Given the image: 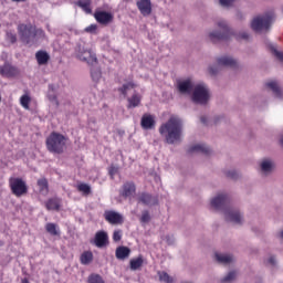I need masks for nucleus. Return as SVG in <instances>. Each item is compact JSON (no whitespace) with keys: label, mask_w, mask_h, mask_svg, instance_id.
<instances>
[{"label":"nucleus","mask_w":283,"mask_h":283,"mask_svg":"<svg viewBox=\"0 0 283 283\" xmlns=\"http://www.w3.org/2000/svg\"><path fill=\"white\" fill-rule=\"evenodd\" d=\"M45 208L48 211H60L61 210V199L51 198L45 202Z\"/></svg>","instance_id":"393cba45"},{"label":"nucleus","mask_w":283,"mask_h":283,"mask_svg":"<svg viewBox=\"0 0 283 283\" xmlns=\"http://www.w3.org/2000/svg\"><path fill=\"white\" fill-rule=\"evenodd\" d=\"M270 49H271V52H272V54H274V56L279 60V61H281V63H283V53L282 52H280V51H277V49L275 48V45H270Z\"/></svg>","instance_id":"c03bdc74"},{"label":"nucleus","mask_w":283,"mask_h":283,"mask_svg":"<svg viewBox=\"0 0 283 283\" xmlns=\"http://www.w3.org/2000/svg\"><path fill=\"white\" fill-rule=\"evenodd\" d=\"M150 220H151V216H149V211H147V210L143 211L142 217H140V222L146 224Z\"/></svg>","instance_id":"a18cd8bd"},{"label":"nucleus","mask_w":283,"mask_h":283,"mask_svg":"<svg viewBox=\"0 0 283 283\" xmlns=\"http://www.w3.org/2000/svg\"><path fill=\"white\" fill-rule=\"evenodd\" d=\"M214 260L219 264L227 265V264H233V262H235V256H233V254H230V253L217 252L214 253Z\"/></svg>","instance_id":"f3484780"},{"label":"nucleus","mask_w":283,"mask_h":283,"mask_svg":"<svg viewBox=\"0 0 283 283\" xmlns=\"http://www.w3.org/2000/svg\"><path fill=\"white\" fill-rule=\"evenodd\" d=\"M76 57L80 61H84L85 63H87L92 67H94V65H98V59L90 50H85V49L81 50L80 49L78 52H77Z\"/></svg>","instance_id":"ddd939ff"},{"label":"nucleus","mask_w":283,"mask_h":283,"mask_svg":"<svg viewBox=\"0 0 283 283\" xmlns=\"http://www.w3.org/2000/svg\"><path fill=\"white\" fill-rule=\"evenodd\" d=\"M134 87H136L135 83L128 82L126 84H123V86L118 88V92H120V94H123V96H127L128 90H134Z\"/></svg>","instance_id":"4c0bfd02"},{"label":"nucleus","mask_w":283,"mask_h":283,"mask_svg":"<svg viewBox=\"0 0 283 283\" xmlns=\"http://www.w3.org/2000/svg\"><path fill=\"white\" fill-rule=\"evenodd\" d=\"M66 143L67 138L63 134L52 132L46 138V149L51 154H63Z\"/></svg>","instance_id":"39448f33"},{"label":"nucleus","mask_w":283,"mask_h":283,"mask_svg":"<svg viewBox=\"0 0 283 283\" xmlns=\"http://www.w3.org/2000/svg\"><path fill=\"white\" fill-rule=\"evenodd\" d=\"M137 202L138 205H144L145 207H158V197L147 191H143L138 193Z\"/></svg>","instance_id":"9b49d317"},{"label":"nucleus","mask_w":283,"mask_h":283,"mask_svg":"<svg viewBox=\"0 0 283 283\" xmlns=\"http://www.w3.org/2000/svg\"><path fill=\"white\" fill-rule=\"evenodd\" d=\"M7 39L10 41V43H17V35L12 32L7 33Z\"/></svg>","instance_id":"603ef678"},{"label":"nucleus","mask_w":283,"mask_h":283,"mask_svg":"<svg viewBox=\"0 0 283 283\" xmlns=\"http://www.w3.org/2000/svg\"><path fill=\"white\" fill-rule=\"evenodd\" d=\"M210 205L212 209L216 211H222L224 219L227 222H231V224L240 226L244 222V217L240 210L229 207V195L224 192H220L216 195Z\"/></svg>","instance_id":"f257e3e1"},{"label":"nucleus","mask_w":283,"mask_h":283,"mask_svg":"<svg viewBox=\"0 0 283 283\" xmlns=\"http://www.w3.org/2000/svg\"><path fill=\"white\" fill-rule=\"evenodd\" d=\"M200 123H202L206 127L209 126V117H207L206 115H202L200 117Z\"/></svg>","instance_id":"5fc2aeb1"},{"label":"nucleus","mask_w":283,"mask_h":283,"mask_svg":"<svg viewBox=\"0 0 283 283\" xmlns=\"http://www.w3.org/2000/svg\"><path fill=\"white\" fill-rule=\"evenodd\" d=\"M91 244H94L97 249H105L109 245V234L105 230L97 231L94 239L91 240Z\"/></svg>","instance_id":"f8f14e48"},{"label":"nucleus","mask_w":283,"mask_h":283,"mask_svg":"<svg viewBox=\"0 0 283 283\" xmlns=\"http://www.w3.org/2000/svg\"><path fill=\"white\" fill-rule=\"evenodd\" d=\"M104 219L108 224H123V222H125L123 214L114 210H106L104 212Z\"/></svg>","instance_id":"4468645a"},{"label":"nucleus","mask_w":283,"mask_h":283,"mask_svg":"<svg viewBox=\"0 0 283 283\" xmlns=\"http://www.w3.org/2000/svg\"><path fill=\"white\" fill-rule=\"evenodd\" d=\"M224 175L227 176V178H231L232 180H235V178H238V171L235 170H226Z\"/></svg>","instance_id":"8fccbe9b"},{"label":"nucleus","mask_w":283,"mask_h":283,"mask_svg":"<svg viewBox=\"0 0 283 283\" xmlns=\"http://www.w3.org/2000/svg\"><path fill=\"white\" fill-rule=\"evenodd\" d=\"M265 86L268 87V90H271V92L274 94L275 98H279L280 101H282V98H283V91L280 87V84H277V82H275V81L268 82L265 84Z\"/></svg>","instance_id":"5701e85b"},{"label":"nucleus","mask_w":283,"mask_h":283,"mask_svg":"<svg viewBox=\"0 0 283 283\" xmlns=\"http://www.w3.org/2000/svg\"><path fill=\"white\" fill-rule=\"evenodd\" d=\"M18 34L20 40L25 45H31V43H36V39H45V31L43 29L36 28L32 23H21L18 25Z\"/></svg>","instance_id":"f03ea898"},{"label":"nucleus","mask_w":283,"mask_h":283,"mask_svg":"<svg viewBox=\"0 0 283 283\" xmlns=\"http://www.w3.org/2000/svg\"><path fill=\"white\" fill-rule=\"evenodd\" d=\"M11 1H13L14 3H24L28 0H11Z\"/></svg>","instance_id":"4d7b16f0"},{"label":"nucleus","mask_w":283,"mask_h":283,"mask_svg":"<svg viewBox=\"0 0 283 283\" xmlns=\"http://www.w3.org/2000/svg\"><path fill=\"white\" fill-rule=\"evenodd\" d=\"M116 174H118V167L114 166V165H111L108 167V175L112 178V180H114V176H116Z\"/></svg>","instance_id":"de8ad7c7"},{"label":"nucleus","mask_w":283,"mask_h":283,"mask_svg":"<svg viewBox=\"0 0 283 283\" xmlns=\"http://www.w3.org/2000/svg\"><path fill=\"white\" fill-rule=\"evenodd\" d=\"M237 19H239V21H242V19H244V14H242L241 12H238Z\"/></svg>","instance_id":"6e6d98bb"},{"label":"nucleus","mask_w":283,"mask_h":283,"mask_svg":"<svg viewBox=\"0 0 283 283\" xmlns=\"http://www.w3.org/2000/svg\"><path fill=\"white\" fill-rule=\"evenodd\" d=\"M237 277H238V272L237 271H231L226 276L222 277L221 282L231 283V282H234V280Z\"/></svg>","instance_id":"ea45409f"},{"label":"nucleus","mask_w":283,"mask_h":283,"mask_svg":"<svg viewBox=\"0 0 283 283\" xmlns=\"http://www.w3.org/2000/svg\"><path fill=\"white\" fill-rule=\"evenodd\" d=\"M96 65H94L91 69V77L95 83H98V81H101L103 73L101 72V69L95 67Z\"/></svg>","instance_id":"c9c22d12"},{"label":"nucleus","mask_w":283,"mask_h":283,"mask_svg":"<svg viewBox=\"0 0 283 283\" xmlns=\"http://www.w3.org/2000/svg\"><path fill=\"white\" fill-rule=\"evenodd\" d=\"M38 187L40 189V193H44V195L50 193V185L48 184V179L45 178L39 179Z\"/></svg>","instance_id":"2f4dec72"},{"label":"nucleus","mask_w":283,"mask_h":283,"mask_svg":"<svg viewBox=\"0 0 283 283\" xmlns=\"http://www.w3.org/2000/svg\"><path fill=\"white\" fill-rule=\"evenodd\" d=\"M0 103H1V95H0Z\"/></svg>","instance_id":"13d9d810"},{"label":"nucleus","mask_w":283,"mask_h":283,"mask_svg":"<svg viewBox=\"0 0 283 283\" xmlns=\"http://www.w3.org/2000/svg\"><path fill=\"white\" fill-rule=\"evenodd\" d=\"M159 134L168 145H174L178 140V119L170 118L159 127Z\"/></svg>","instance_id":"0eeeda50"},{"label":"nucleus","mask_w":283,"mask_h":283,"mask_svg":"<svg viewBox=\"0 0 283 283\" xmlns=\"http://www.w3.org/2000/svg\"><path fill=\"white\" fill-rule=\"evenodd\" d=\"M157 275L159 277V282L174 283V277L165 271H158Z\"/></svg>","instance_id":"72a5a7b5"},{"label":"nucleus","mask_w":283,"mask_h":283,"mask_svg":"<svg viewBox=\"0 0 283 283\" xmlns=\"http://www.w3.org/2000/svg\"><path fill=\"white\" fill-rule=\"evenodd\" d=\"M119 198H123L124 200H134L136 197V182L134 181H125L122 187L119 188Z\"/></svg>","instance_id":"1a4fd4ad"},{"label":"nucleus","mask_w":283,"mask_h":283,"mask_svg":"<svg viewBox=\"0 0 283 283\" xmlns=\"http://www.w3.org/2000/svg\"><path fill=\"white\" fill-rule=\"evenodd\" d=\"M221 70H222V66L218 65V62L214 64H210L208 66V73L210 74V76H218Z\"/></svg>","instance_id":"e433bc0d"},{"label":"nucleus","mask_w":283,"mask_h":283,"mask_svg":"<svg viewBox=\"0 0 283 283\" xmlns=\"http://www.w3.org/2000/svg\"><path fill=\"white\" fill-rule=\"evenodd\" d=\"M45 231L49 232L50 235H61V230L59 229V226L56 223H46Z\"/></svg>","instance_id":"7c9ffc66"},{"label":"nucleus","mask_w":283,"mask_h":283,"mask_svg":"<svg viewBox=\"0 0 283 283\" xmlns=\"http://www.w3.org/2000/svg\"><path fill=\"white\" fill-rule=\"evenodd\" d=\"M32 98L30 97V95H22L20 97V104L24 109H30V103H31Z\"/></svg>","instance_id":"a19ab883"},{"label":"nucleus","mask_w":283,"mask_h":283,"mask_svg":"<svg viewBox=\"0 0 283 283\" xmlns=\"http://www.w3.org/2000/svg\"><path fill=\"white\" fill-rule=\"evenodd\" d=\"M77 191H80L84 196H90V193H92V187H90V185L87 184H80L77 185Z\"/></svg>","instance_id":"58836bf2"},{"label":"nucleus","mask_w":283,"mask_h":283,"mask_svg":"<svg viewBox=\"0 0 283 283\" xmlns=\"http://www.w3.org/2000/svg\"><path fill=\"white\" fill-rule=\"evenodd\" d=\"M219 67H239L240 63L231 55H222L217 57Z\"/></svg>","instance_id":"dca6fc26"},{"label":"nucleus","mask_w":283,"mask_h":283,"mask_svg":"<svg viewBox=\"0 0 283 283\" xmlns=\"http://www.w3.org/2000/svg\"><path fill=\"white\" fill-rule=\"evenodd\" d=\"M145 260L143 259V255H139L136 259H132L129 261L130 271H138L143 268Z\"/></svg>","instance_id":"c85d7f7f"},{"label":"nucleus","mask_w":283,"mask_h":283,"mask_svg":"<svg viewBox=\"0 0 283 283\" xmlns=\"http://www.w3.org/2000/svg\"><path fill=\"white\" fill-rule=\"evenodd\" d=\"M217 28L219 30H213L208 33V39L212 43H217V41H229L234 34L227 20L217 21Z\"/></svg>","instance_id":"20e7f679"},{"label":"nucleus","mask_w":283,"mask_h":283,"mask_svg":"<svg viewBox=\"0 0 283 283\" xmlns=\"http://www.w3.org/2000/svg\"><path fill=\"white\" fill-rule=\"evenodd\" d=\"M0 74L4 78H12V77L17 76V74H19V70L17 67L10 65L9 63H6L4 65H2L0 67Z\"/></svg>","instance_id":"a211bd4d"},{"label":"nucleus","mask_w":283,"mask_h":283,"mask_svg":"<svg viewBox=\"0 0 283 283\" xmlns=\"http://www.w3.org/2000/svg\"><path fill=\"white\" fill-rule=\"evenodd\" d=\"M48 98H49L50 103H53V105H55V107H59V97H56V94L54 93L53 84L49 85Z\"/></svg>","instance_id":"473e14b6"},{"label":"nucleus","mask_w":283,"mask_h":283,"mask_svg":"<svg viewBox=\"0 0 283 283\" xmlns=\"http://www.w3.org/2000/svg\"><path fill=\"white\" fill-rule=\"evenodd\" d=\"M35 59L39 65H48V62L50 61V54L45 51H38L35 53Z\"/></svg>","instance_id":"a878e982"},{"label":"nucleus","mask_w":283,"mask_h":283,"mask_svg":"<svg viewBox=\"0 0 283 283\" xmlns=\"http://www.w3.org/2000/svg\"><path fill=\"white\" fill-rule=\"evenodd\" d=\"M88 283H105L101 274H91L87 280Z\"/></svg>","instance_id":"79ce46f5"},{"label":"nucleus","mask_w":283,"mask_h":283,"mask_svg":"<svg viewBox=\"0 0 283 283\" xmlns=\"http://www.w3.org/2000/svg\"><path fill=\"white\" fill-rule=\"evenodd\" d=\"M132 255V250L128 247L120 245L115 250V258L117 260H127Z\"/></svg>","instance_id":"b1692460"},{"label":"nucleus","mask_w":283,"mask_h":283,"mask_svg":"<svg viewBox=\"0 0 283 283\" xmlns=\"http://www.w3.org/2000/svg\"><path fill=\"white\" fill-rule=\"evenodd\" d=\"M265 264H268V266H275V264H277V259L275 255H270L266 258Z\"/></svg>","instance_id":"49530a36"},{"label":"nucleus","mask_w":283,"mask_h":283,"mask_svg":"<svg viewBox=\"0 0 283 283\" xmlns=\"http://www.w3.org/2000/svg\"><path fill=\"white\" fill-rule=\"evenodd\" d=\"M94 19L99 25H109L114 21V14L107 11H95Z\"/></svg>","instance_id":"2eb2a0df"},{"label":"nucleus","mask_w":283,"mask_h":283,"mask_svg":"<svg viewBox=\"0 0 283 283\" xmlns=\"http://www.w3.org/2000/svg\"><path fill=\"white\" fill-rule=\"evenodd\" d=\"M188 154L193 155V154H206L209 155L211 154V148L207 146V144H195L188 148Z\"/></svg>","instance_id":"aec40b11"},{"label":"nucleus","mask_w":283,"mask_h":283,"mask_svg":"<svg viewBox=\"0 0 283 283\" xmlns=\"http://www.w3.org/2000/svg\"><path fill=\"white\" fill-rule=\"evenodd\" d=\"M233 3H235V0H219V6L227 10H229V8H233Z\"/></svg>","instance_id":"37998d69"},{"label":"nucleus","mask_w":283,"mask_h":283,"mask_svg":"<svg viewBox=\"0 0 283 283\" xmlns=\"http://www.w3.org/2000/svg\"><path fill=\"white\" fill-rule=\"evenodd\" d=\"M122 238H123V231L115 230L114 233H113L114 242H120Z\"/></svg>","instance_id":"09e8293b"},{"label":"nucleus","mask_w":283,"mask_h":283,"mask_svg":"<svg viewBox=\"0 0 283 283\" xmlns=\"http://www.w3.org/2000/svg\"><path fill=\"white\" fill-rule=\"evenodd\" d=\"M211 88L205 82H198L193 85L191 92V101L195 105H200L201 107H207L211 103Z\"/></svg>","instance_id":"7ed1b4c3"},{"label":"nucleus","mask_w":283,"mask_h":283,"mask_svg":"<svg viewBox=\"0 0 283 283\" xmlns=\"http://www.w3.org/2000/svg\"><path fill=\"white\" fill-rule=\"evenodd\" d=\"M224 120V117L218 115V116H214L213 119H212V123L213 125H218V123Z\"/></svg>","instance_id":"864d4df0"},{"label":"nucleus","mask_w":283,"mask_h":283,"mask_svg":"<svg viewBox=\"0 0 283 283\" xmlns=\"http://www.w3.org/2000/svg\"><path fill=\"white\" fill-rule=\"evenodd\" d=\"M9 187L11 193L15 196V198H21L28 193V184L25 180L19 177H10L9 178Z\"/></svg>","instance_id":"6e6552de"},{"label":"nucleus","mask_w":283,"mask_h":283,"mask_svg":"<svg viewBox=\"0 0 283 283\" xmlns=\"http://www.w3.org/2000/svg\"><path fill=\"white\" fill-rule=\"evenodd\" d=\"M179 136H180V128H179Z\"/></svg>","instance_id":"bf43d9fd"},{"label":"nucleus","mask_w":283,"mask_h":283,"mask_svg":"<svg viewBox=\"0 0 283 283\" xmlns=\"http://www.w3.org/2000/svg\"><path fill=\"white\" fill-rule=\"evenodd\" d=\"M136 6L143 17H149L151 14V0H139Z\"/></svg>","instance_id":"412c9836"},{"label":"nucleus","mask_w":283,"mask_h":283,"mask_svg":"<svg viewBox=\"0 0 283 283\" xmlns=\"http://www.w3.org/2000/svg\"><path fill=\"white\" fill-rule=\"evenodd\" d=\"M96 30H98V25H96V24H91L85 28V32H88L90 34H94V32H96Z\"/></svg>","instance_id":"3c124183"},{"label":"nucleus","mask_w":283,"mask_h":283,"mask_svg":"<svg viewBox=\"0 0 283 283\" xmlns=\"http://www.w3.org/2000/svg\"><path fill=\"white\" fill-rule=\"evenodd\" d=\"M76 6L86 14H92V0H78Z\"/></svg>","instance_id":"cd10ccee"},{"label":"nucleus","mask_w":283,"mask_h":283,"mask_svg":"<svg viewBox=\"0 0 283 283\" xmlns=\"http://www.w3.org/2000/svg\"><path fill=\"white\" fill-rule=\"evenodd\" d=\"M273 21H275V12L269 11L263 15L254 17L250 27L254 32H269Z\"/></svg>","instance_id":"423d86ee"},{"label":"nucleus","mask_w":283,"mask_h":283,"mask_svg":"<svg viewBox=\"0 0 283 283\" xmlns=\"http://www.w3.org/2000/svg\"><path fill=\"white\" fill-rule=\"evenodd\" d=\"M193 85L196 84H193L191 78L179 81L178 91L180 92V94H191V92H193Z\"/></svg>","instance_id":"4be33fe9"},{"label":"nucleus","mask_w":283,"mask_h":283,"mask_svg":"<svg viewBox=\"0 0 283 283\" xmlns=\"http://www.w3.org/2000/svg\"><path fill=\"white\" fill-rule=\"evenodd\" d=\"M127 101H128L127 109H134L135 107H138L140 105L143 97L138 94H133L132 97H128Z\"/></svg>","instance_id":"bb28decb"},{"label":"nucleus","mask_w":283,"mask_h":283,"mask_svg":"<svg viewBox=\"0 0 283 283\" xmlns=\"http://www.w3.org/2000/svg\"><path fill=\"white\" fill-rule=\"evenodd\" d=\"M94 261V253L92 251H84L80 256L81 264L87 265L92 264Z\"/></svg>","instance_id":"c756f323"},{"label":"nucleus","mask_w":283,"mask_h":283,"mask_svg":"<svg viewBox=\"0 0 283 283\" xmlns=\"http://www.w3.org/2000/svg\"><path fill=\"white\" fill-rule=\"evenodd\" d=\"M232 36L237 39V41H249L251 39V34H249V31H240V32H234Z\"/></svg>","instance_id":"f704fd0d"},{"label":"nucleus","mask_w":283,"mask_h":283,"mask_svg":"<svg viewBox=\"0 0 283 283\" xmlns=\"http://www.w3.org/2000/svg\"><path fill=\"white\" fill-rule=\"evenodd\" d=\"M275 171V160L271 157H264L259 161V174L266 178Z\"/></svg>","instance_id":"9d476101"},{"label":"nucleus","mask_w":283,"mask_h":283,"mask_svg":"<svg viewBox=\"0 0 283 283\" xmlns=\"http://www.w3.org/2000/svg\"><path fill=\"white\" fill-rule=\"evenodd\" d=\"M140 126L143 129H155L156 119L151 114H144L142 116Z\"/></svg>","instance_id":"6ab92c4d"}]
</instances>
